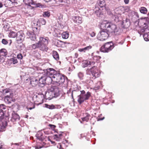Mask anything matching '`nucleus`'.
<instances>
[{
    "label": "nucleus",
    "mask_w": 149,
    "mask_h": 149,
    "mask_svg": "<svg viewBox=\"0 0 149 149\" xmlns=\"http://www.w3.org/2000/svg\"><path fill=\"white\" fill-rule=\"evenodd\" d=\"M125 3L126 4H128L129 2V0H124Z\"/></svg>",
    "instance_id": "54"
},
{
    "label": "nucleus",
    "mask_w": 149,
    "mask_h": 149,
    "mask_svg": "<svg viewBox=\"0 0 149 149\" xmlns=\"http://www.w3.org/2000/svg\"><path fill=\"white\" fill-rule=\"evenodd\" d=\"M60 147L59 148V149H63V148H61V145H60Z\"/></svg>",
    "instance_id": "60"
},
{
    "label": "nucleus",
    "mask_w": 149,
    "mask_h": 149,
    "mask_svg": "<svg viewBox=\"0 0 149 149\" xmlns=\"http://www.w3.org/2000/svg\"><path fill=\"white\" fill-rule=\"evenodd\" d=\"M11 61L12 62L13 64H15L17 63V61L16 58H13L11 59Z\"/></svg>",
    "instance_id": "40"
},
{
    "label": "nucleus",
    "mask_w": 149,
    "mask_h": 149,
    "mask_svg": "<svg viewBox=\"0 0 149 149\" xmlns=\"http://www.w3.org/2000/svg\"><path fill=\"white\" fill-rule=\"evenodd\" d=\"M60 2H62L63 0H58Z\"/></svg>",
    "instance_id": "64"
},
{
    "label": "nucleus",
    "mask_w": 149,
    "mask_h": 149,
    "mask_svg": "<svg viewBox=\"0 0 149 149\" xmlns=\"http://www.w3.org/2000/svg\"><path fill=\"white\" fill-rule=\"evenodd\" d=\"M23 57V56L21 54H19L17 56V58L20 60L22 59Z\"/></svg>",
    "instance_id": "44"
},
{
    "label": "nucleus",
    "mask_w": 149,
    "mask_h": 149,
    "mask_svg": "<svg viewBox=\"0 0 149 149\" xmlns=\"http://www.w3.org/2000/svg\"><path fill=\"white\" fill-rule=\"evenodd\" d=\"M72 19L74 22L77 24H80L82 23V18L79 16H73Z\"/></svg>",
    "instance_id": "14"
},
{
    "label": "nucleus",
    "mask_w": 149,
    "mask_h": 149,
    "mask_svg": "<svg viewBox=\"0 0 149 149\" xmlns=\"http://www.w3.org/2000/svg\"><path fill=\"white\" fill-rule=\"evenodd\" d=\"M58 87L56 86H51L49 92L46 93L45 96L47 99L51 100L53 97H56L59 95Z\"/></svg>",
    "instance_id": "4"
},
{
    "label": "nucleus",
    "mask_w": 149,
    "mask_h": 149,
    "mask_svg": "<svg viewBox=\"0 0 149 149\" xmlns=\"http://www.w3.org/2000/svg\"><path fill=\"white\" fill-rule=\"evenodd\" d=\"M61 36L63 39H67L69 37V33L67 32H64L62 33Z\"/></svg>",
    "instance_id": "28"
},
{
    "label": "nucleus",
    "mask_w": 149,
    "mask_h": 149,
    "mask_svg": "<svg viewBox=\"0 0 149 149\" xmlns=\"http://www.w3.org/2000/svg\"><path fill=\"white\" fill-rule=\"evenodd\" d=\"M54 139L56 141H61V140L62 139L61 138V137L57 136H56V135H55L54 136Z\"/></svg>",
    "instance_id": "37"
},
{
    "label": "nucleus",
    "mask_w": 149,
    "mask_h": 149,
    "mask_svg": "<svg viewBox=\"0 0 149 149\" xmlns=\"http://www.w3.org/2000/svg\"><path fill=\"white\" fill-rule=\"evenodd\" d=\"M56 136L61 137V138L62 139V136H63L62 132H61L60 134H56Z\"/></svg>",
    "instance_id": "49"
},
{
    "label": "nucleus",
    "mask_w": 149,
    "mask_h": 149,
    "mask_svg": "<svg viewBox=\"0 0 149 149\" xmlns=\"http://www.w3.org/2000/svg\"><path fill=\"white\" fill-rule=\"evenodd\" d=\"M99 88H100V86H97L96 87H94V89L95 90H97L99 89Z\"/></svg>",
    "instance_id": "55"
},
{
    "label": "nucleus",
    "mask_w": 149,
    "mask_h": 149,
    "mask_svg": "<svg viewBox=\"0 0 149 149\" xmlns=\"http://www.w3.org/2000/svg\"><path fill=\"white\" fill-rule=\"evenodd\" d=\"M24 37V34L22 31L18 32L17 33L16 38V40L17 42L18 43H21L23 40Z\"/></svg>",
    "instance_id": "10"
},
{
    "label": "nucleus",
    "mask_w": 149,
    "mask_h": 149,
    "mask_svg": "<svg viewBox=\"0 0 149 149\" xmlns=\"http://www.w3.org/2000/svg\"><path fill=\"white\" fill-rule=\"evenodd\" d=\"M92 48V46L91 45H89L88 46H87L84 48V49L86 52L88 51L90 49H91Z\"/></svg>",
    "instance_id": "35"
},
{
    "label": "nucleus",
    "mask_w": 149,
    "mask_h": 149,
    "mask_svg": "<svg viewBox=\"0 0 149 149\" xmlns=\"http://www.w3.org/2000/svg\"><path fill=\"white\" fill-rule=\"evenodd\" d=\"M11 120L13 122L18 121L19 119V116L15 112H13L12 113L11 116Z\"/></svg>",
    "instance_id": "18"
},
{
    "label": "nucleus",
    "mask_w": 149,
    "mask_h": 149,
    "mask_svg": "<svg viewBox=\"0 0 149 149\" xmlns=\"http://www.w3.org/2000/svg\"><path fill=\"white\" fill-rule=\"evenodd\" d=\"M48 43L47 37H40L39 41L31 45L30 48L32 50L39 48L41 50L46 52L48 49L47 47Z\"/></svg>",
    "instance_id": "3"
},
{
    "label": "nucleus",
    "mask_w": 149,
    "mask_h": 149,
    "mask_svg": "<svg viewBox=\"0 0 149 149\" xmlns=\"http://www.w3.org/2000/svg\"><path fill=\"white\" fill-rule=\"evenodd\" d=\"M52 55L53 58L56 60L58 61L59 59V55L57 52L53 51L52 53Z\"/></svg>",
    "instance_id": "25"
},
{
    "label": "nucleus",
    "mask_w": 149,
    "mask_h": 149,
    "mask_svg": "<svg viewBox=\"0 0 149 149\" xmlns=\"http://www.w3.org/2000/svg\"><path fill=\"white\" fill-rule=\"evenodd\" d=\"M97 57L99 59H100V58H101L99 56H97Z\"/></svg>",
    "instance_id": "63"
},
{
    "label": "nucleus",
    "mask_w": 149,
    "mask_h": 149,
    "mask_svg": "<svg viewBox=\"0 0 149 149\" xmlns=\"http://www.w3.org/2000/svg\"><path fill=\"white\" fill-rule=\"evenodd\" d=\"M3 5L1 2H0V8L3 7Z\"/></svg>",
    "instance_id": "57"
},
{
    "label": "nucleus",
    "mask_w": 149,
    "mask_h": 149,
    "mask_svg": "<svg viewBox=\"0 0 149 149\" xmlns=\"http://www.w3.org/2000/svg\"><path fill=\"white\" fill-rule=\"evenodd\" d=\"M4 61V58L0 55V62Z\"/></svg>",
    "instance_id": "52"
},
{
    "label": "nucleus",
    "mask_w": 149,
    "mask_h": 149,
    "mask_svg": "<svg viewBox=\"0 0 149 149\" xmlns=\"http://www.w3.org/2000/svg\"><path fill=\"white\" fill-rule=\"evenodd\" d=\"M26 34L31 40L34 41L36 39V34L34 33L28 31L27 32Z\"/></svg>",
    "instance_id": "16"
},
{
    "label": "nucleus",
    "mask_w": 149,
    "mask_h": 149,
    "mask_svg": "<svg viewBox=\"0 0 149 149\" xmlns=\"http://www.w3.org/2000/svg\"><path fill=\"white\" fill-rule=\"evenodd\" d=\"M36 136L37 139L41 141H43L45 139V136H43V133L41 131L38 132Z\"/></svg>",
    "instance_id": "17"
},
{
    "label": "nucleus",
    "mask_w": 149,
    "mask_h": 149,
    "mask_svg": "<svg viewBox=\"0 0 149 149\" xmlns=\"http://www.w3.org/2000/svg\"><path fill=\"white\" fill-rule=\"evenodd\" d=\"M44 73L46 76L51 79L52 81L60 84H62L65 81V77L52 68L46 69L44 70Z\"/></svg>",
    "instance_id": "1"
},
{
    "label": "nucleus",
    "mask_w": 149,
    "mask_h": 149,
    "mask_svg": "<svg viewBox=\"0 0 149 149\" xmlns=\"http://www.w3.org/2000/svg\"><path fill=\"white\" fill-rule=\"evenodd\" d=\"M98 5L100 8L104 7L105 5L104 0H99L97 2Z\"/></svg>",
    "instance_id": "27"
},
{
    "label": "nucleus",
    "mask_w": 149,
    "mask_h": 149,
    "mask_svg": "<svg viewBox=\"0 0 149 149\" xmlns=\"http://www.w3.org/2000/svg\"><path fill=\"white\" fill-rule=\"evenodd\" d=\"M2 42L4 45H6L8 44V42L7 40L5 39H3L2 41Z\"/></svg>",
    "instance_id": "45"
},
{
    "label": "nucleus",
    "mask_w": 149,
    "mask_h": 149,
    "mask_svg": "<svg viewBox=\"0 0 149 149\" xmlns=\"http://www.w3.org/2000/svg\"><path fill=\"white\" fill-rule=\"evenodd\" d=\"M139 10L141 13L146 14L148 12V10L147 8L144 7H142L139 8Z\"/></svg>",
    "instance_id": "22"
},
{
    "label": "nucleus",
    "mask_w": 149,
    "mask_h": 149,
    "mask_svg": "<svg viewBox=\"0 0 149 149\" xmlns=\"http://www.w3.org/2000/svg\"><path fill=\"white\" fill-rule=\"evenodd\" d=\"M52 95V94H49V95H48V97H51V95Z\"/></svg>",
    "instance_id": "62"
},
{
    "label": "nucleus",
    "mask_w": 149,
    "mask_h": 149,
    "mask_svg": "<svg viewBox=\"0 0 149 149\" xmlns=\"http://www.w3.org/2000/svg\"><path fill=\"white\" fill-rule=\"evenodd\" d=\"M91 36L92 37H93L95 35V33L94 32H92L90 33Z\"/></svg>",
    "instance_id": "48"
},
{
    "label": "nucleus",
    "mask_w": 149,
    "mask_h": 149,
    "mask_svg": "<svg viewBox=\"0 0 149 149\" xmlns=\"http://www.w3.org/2000/svg\"><path fill=\"white\" fill-rule=\"evenodd\" d=\"M23 1L26 4L28 5H30L32 3V0H23Z\"/></svg>",
    "instance_id": "36"
},
{
    "label": "nucleus",
    "mask_w": 149,
    "mask_h": 149,
    "mask_svg": "<svg viewBox=\"0 0 149 149\" xmlns=\"http://www.w3.org/2000/svg\"><path fill=\"white\" fill-rule=\"evenodd\" d=\"M32 109V108H31V107H30L29 108H28V109H30V110H31Z\"/></svg>",
    "instance_id": "61"
},
{
    "label": "nucleus",
    "mask_w": 149,
    "mask_h": 149,
    "mask_svg": "<svg viewBox=\"0 0 149 149\" xmlns=\"http://www.w3.org/2000/svg\"><path fill=\"white\" fill-rule=\"evenodd\" d=\"M102 115V114H100V115L98 116V118H97V120H103L104 119V117H103L102 118H100L101 116Z\"/></svg>",
    "instance_id": "47"
},
{
    "label": "nucleus",
    "mask_w": 149,
    "mask_h": 149,
    "mask_svg": "<svg viewBox=\"0 0 149 149\" xmlns=\"http://www.w3.org/2000/svg\"><path fill=\"white\" fill-rule=\"evenodd\" d=\"M146 33L144 34L143 35V37L144 38V40L147 41H149V34L147 33V32L149 33V31H147V32H146Z\"/></svg>",
    "instance_id": "30"
},
{
    "label": "nucleus",
    "mask_w": 149,
    "mask_h": 149,
    "mask_svg": "<svg viewBox=\"0 0 149 149\" xmlns=\"http://www.w3.org/2000/svg\"><path fill=\"white\" fill-rule=\"evenodd\" d=\"M13 94L12 93H10V95H7L6 96L4 99L5 102L8 104H10L12 101H14L13 99Z\"/></svg>",
    "instance_id": "11"
},
{
    "label": "nucleus",
    "mask_w": 149,
    "mask_h": 149,
    "mask_svg": "<svg viewBox=\"0 0 149 149\" xmlns=\"http://www.w3.org/2000/svg\"><path fill=\"white\" fill-rule=\"evenodd\" d=\"M38 80L35 78H33L31 79L30 83L33 86H34L38 84Z\"/></svg>",
    "instance_id": "24"
},
{
    "label": "nucleus",
    "mask_w": 149,
    "mask_h": 149,
    "mask_svg": "<svg viewBox=\"0 0 149 149\" xmlns=\"http://www.w3.org/2000/svg\"><path fill=\"white\" fill-rule=\"evenodd\" d=\"M149 23V20L147 18H144L141 19H139L138 24L140 25L141 26H142L144 29L143 31H142L147 32L148 30V25Z\"/></svg>",
    "instance_id": "8"
},
{
    "label": "nucleus",
    "mask_w": 149,
    "mask_h": 149,
    "mask_svg": "<svg viewBox=\"0 0 149 149\" xmlns=\"http://www.w3.org/2000/svg\"><path fill=\"white\" fill-rule=\"evenodd\" d=\"M110 34L106 29H103L98 34L97 38L99 40L103 41L107 39Z\"/></svg>",
    "instance_id": "6"
},
{
    "label": "nucleus",
    "mask_w": 149,
    "mask_h": 149,
    "mask_svg": "<svg viewBox=\"0 0 149 149\" xmlns=\"http://www.w3.org/2000/svg\"><path fill=\"white\" fill-rule=\"evenodd\" d=\"M3 144L2 143H1L0 141V149H1L2 148V147L3 146Z\"/></svg>",
    "instance_id": "53"
},
{
    "label": "nucleus",
    "mask_w": 149,
    "mask_h": 149,
    "mask_svg": "<svg viewBox=\"0 0 149 149\" xmlns=\"http://www.w3.org/2000/svg\"><path fill=\"white\" fill-rule=\"evenodd\" d=\"M40 22L42 25H45L46 23V21L43 19H40Z\"/></svg>",
    "instance_id": "41"
},
{
    "label": "nucleus",
    "mask_w": 149,
    "mask_h": 149,
    "mask_svg": "<svg viewBox=\"0 0 149 149\" xmlns=\"http://www.w3.org/2000/svg\"><path fill=\"white\" fill-rule=\"evenodd\" d=\"M94 62L88 60H85L83 61L82 64V67L84 68L87 67H90V66H93L95 64Z\"/></svg>",
    "instance_id": "12"
},
{
    "label": "nucleus",
    "mask_w": 149,
    "mask_h": 149,
    "mask_svg": "<svg viewBox=\"0 0 149 149\" xmlns=\"http://www.w3.org/2000/svg\"><path fill=\"white\" fill-rule=\"evenodd\" d=\"M113 48V44L111 42H108L101 47L100 50L103 52H108L111 51Z\"/></svg>",
    "instance_id": "7"
},
{
    "label": "nucleus",
    "mask_w": 149,
    "mask_h": 149,
    "mask_svg": "<svg viewBox=\"0 0 149 149\" xmlns=\"http://www.w3.org/2000/svg\"><path fill=\"white\" fill-rule=\"evenodd\" d=\"M11 93V90L9 89H4L3 91V93L4 95H6L7 94L9 93L10 95V93Z\"/></svg>",
    "instance_id": "32"
},
{
    "label": "nucleus",
    "mask_w": 149,
    "mask_h": 149,
    "mask_svg": "<svg viewBox=\"0 0 149 149\" xmlns=\"http://www.w3.org/2000/svg\"><path fill=\"white\" fill-rule=\"evenodd\" d=\"M54 117L57 120L61 119V115L60 114L58 113L55 115Z\"/></svg>",
    "instance_id": "39"
},
{
    "label": "nucleus",
    "mask_w": 149,
    "mask_h": 149,
    "mask_svg": "<svg viewBox=\"0 0 149 149\" xmlns=\"http://www.w3.org/2000/svg\"><path fill=\"white\" fill-rule=\"evenodd\" d=\"M14 149H20V146L18 143H15L13 144Z\"/></svg>",
    "instance_id": "38"
},
{
    "label": "nucleus",
    "mask_w": 149,
    "mask_h": 149,
    "mask_svg": "<svg viewBox=\"0 0 149 149\" xmlns=\"http://www.w3.org/2000/svg\"><path fill=\"white\" fill-rule=\"evenodd\" d=\"M38 22L37 21V23H34V27H33V33H35L36 34H38L39 33L40 31V25H38Z\"/></svg>",
    "instance_id": "13"
},
{
    "label": "nucleus",
    "mask_w": 149,
    "mask_h": 149,
    "mask_svg": "<svg viewBox=\"0 0 149 149\" xmlns=\"http://www.w3.org/2000/svg\"><path fill=\"white\" fill-rule=\"evenodd\" d=\"M45 106L46 107L50 109H53L54 108V106L53 104L49 105L47 104H45Z\"/></svg>",
    "instance_id": "34"
},
{
    "label": "nucleus",
    "mask_w": 149,
    "mask_h": 149,
    "mask_svg": "<svg viewBox=\"0 0 149 149\" xmlns=\"http://www.w3.org/2000/svg\"><path fill=\"white\" fill-rule=\"evenodd\" d=\"M7 125L6 122H2L0 123V132L5 130V129Z\"/></svg>",
    "instance_id": "20"
},
{
    "label": "nucleus",
    "mask_w": 149,
    "mask_h": 149,
    "mask_svg": "<svg viewBox=\"0 0 149 149\" xmlns=\"http://www.w3.org/2000/svg\"><path fill=\"white\" fill-rule=\"evenodd\" d=\"M97 6H95V9H94L95 13L97 14L98 16H99L100 15L102 14L101 10L98 7H96Z\"/></svg>",
    "instance_id": "23"
},
{
    "label": "nucleus",
    "mask_w": 149,
    "mask_h": 149,
    "mask_svg": "<svg viewBox=\"0 0 149 149\" xmlns=\"http://www.w3.org/2000/svg\"><path fill=\"white\" fill-rule=\"evenodd\" d=\"M42 148V147H38V146H36V149H39V148Z\"/></svg>",
    "instance_id": "58"
},
{
    "label": "nucleus",
    "mask_w": 149,
    "mask_h": 149,
    "mask_svg": "<svg viewBox=\"0 0 149 149\" xmlns=\"http://www.w3.org/2000/svg\"><path fill=\"white\" fill-rule=\"evenodd\" d=\"M78 50L79 52H83L84 53H86L84 48L79 49Z\"/></svg>",
    "instance_id": "46"
},
{
    "label": "nucleus",
    "mask_w": 149,
    "mask_h": 149,
    "mask_svg": "<svg viewBox=\"0 0 149 149\" xmlns=\"http://www.w3.org/2000/svg\"><path fill=\"white\" fill-rule=\"evenodd\" d=\"M17 33L11 31L8 35V36L10 37L15 38L17 36Z\"/></svg>",
    "instance_id": "29"
},
{
    "label": "nucleus",
    "mask_w": 149,
    "mask_h": 149,
    "mask_svg": "<svg viewBox=\"0 0 149 149\" xmlns=\"http://www.w3.org/2000/svg\"><path fill=\"white\" fill-rule=\"evenodd\" d=\"M87 74L90 76V77L95 79L99 76L100 73L98 69L95 66H93L91 69H88L86 70Z\"/></svg>",
    "instance_id": "5"
},
{
    "label": "nucleus",
    "mask_w": 149,
    "mask_h": 149,
    "mask_svg": "<svg viewBox=\"0 0 149 149\" xmlns=\"http://www.w3.org/2000/svg\"><path fill=\"white\" fill-rule=\"evenodd\" d=\"M38 97H39V98H40L41 100L42 101L43 100V99H44V95H40L38 96Z\"/></svg>",
    "instance_id": "50"
},
{
    "label": "nucleus",
    "mask_w": 149,
    "mask_h": 149,
    "mask_svg": "<svg viewBox=\"0 0 149 149\" xmlns=\"http://www.w3.org/2000/svg\"><path fill=\"white\" fill-rule=\"evenodd\" d=\"M46 78L45 76H42L39 79V81L40 83L43 84L44 83V82L46 81Z\"/></svg>",
    "instance_id": "31"
},
{
    "label": "nucleus",
    "mask_w": 149,
    "mask_h": 149,
    "mask_svg": "<svg viewBox=\"0 0 149 149\" xmlns=\"http://www.w3.org/2000/svg\"><path fill=\"white\" fill-rule=\"evenodd\" d=\"M85 117L81 118L82 121L87 122L89 118L90 115L88 113H86L85 114Z\"/></svg>",
    "instance_id": "21"
},
{
    "label": "nucleus",
    "mask_w": 149,
    "mask_h": 149,
    "mask_svg": "<svg viewBox=\"0 0 149 149\" xmlns=\"http://www.w3.org/2000/svg\"><path fill=\"white\" fill-rule=\"evenodd\" d=\"M78 75L80 79H82V78L84 77V74L83 73L81 72H79L78 73Z\"/></svg>",
    "instance_id": "42"
},
{
    "label": "nucleus",
    "mask_w": 149,
    "mask_h": 149,
    "mask_svg": "<svg viewBox=\"0 0 149 149\" xmlns=\"http://www.w3.org/2000/svg\"><path fill=\"white\" fill-rule=\"evenodd\" d=\"M43 15L44 17H49L50 15V13L49 11H45L43 12Z\"/></svg>",
    "instance_id": "33"
},
{
    "label": "nucleus",
    "mask_w": 149,
    "mask_h": 149,
    "mask_svg": "<svg viewBox=\"0 0 149 149\" xmlns=\"http://www.w3.org/2000/svg\"><path fill=\"white\" fill-rule=\"evenodd\" d=\"M115 17L116 18V19H115V20L116 21V22L118 21H119L118 17L117 18H116V15H115Z\"/></svg>",
    "instance_id": "56"
},
{
    "label": "nucleus",
    "mask_w": 149,
    "mask_h": 149,
    "mask_svg": "<svg viewBox=\"0 0 149 149\" xmlns=\"http://www.w3.org/2000/svg\"><path fill=\"white\" fill-rule=\"evenodd\" d=\"M6 106L5 105L3 104L0 105V111H3L2 109H5Z\"/></svg>",
    "instance_id": "43"
},
{
    "label": "nucleus",
    "mask_w": 149,
    "mask_h": 149,
    "mask_svg": "<svg viewBox=\"0 0 149 149\" xmlns=\"http://www.w3.org/2000/svg\"><path fill=\"white\" fill-rule=\"evenodd\" d=\"M90 96L91 93L89 92L81 96H77V102L79 104H81L85 100H88Z\"/></svg>",
    "instance_id": "9"
},
{
    "label": "nucleus",
    "mask_w": 149,
    "mask_h": 149,
    "mask_svg": "<svg viewBox=\"0 0 149 149\" xmlns=\"http://www.w3.org/2000/svg\"><path fill=\"white\" fill-rule=\"evenodd\" d=\"M49 126L51 128L53 129H54L56 127L55 125L51 124H49Z\"/></svg>",
    "instance_id": "51"
},
{
    "label": "nucleus",
    "mask_w": 149,
    "mask_h": 149,
    "mask_svg": "<svg viewBox=\"0 0 149 149\" xmlns=\"http://www.w3.org/2000/svg\"><path fill=\"white\" fill-rule=\"evenodd\" d=\"M6 50L5 49H2L0 50V55L1 56H5L7 55Z\"/></svg>",
    "instance_id": "26"
},
{
    "label": "nucleus",
    "mask_w": 149,
    "mask_h": 149,
    "mask_svg": "<svg viewBox=\"0 0 149 149\" xmlns=\"http://www.w3.org/2000/svg\"><path fill=\"white\" fill-rule=\"evenodd\" d=\"M101 28L104 29L111 35L116 34L118 31L119 28L113 22L107 20L103 21L101 25Z\"/></svg>",
    "instance_id": "2"
},
{
    "label": "nucleus",
    "mask_w": 149,
    "mask_h": 149,
    "mask_svg": "<svg viewBox=\"0 0 149 149\" xmlns=\"http://www.w3.org/2000/svg\"><path fill=\"white\" fill-rule=\"evenodd\" d=\"M80 92H81V94L79 95H78L77 96H81V95H83L86 94L84 90L80 91H77L75 90H74L73 91H72V93L71 95L72 98H73V95H76L77 94H79Z\"/></svg>",
    "instance_id": "19"
},
{
    "label": "nucleus",
    "mask_w": 149,
    "mask_h": 149,
    "mask_svg": "<svg viewBox=\"0 0 149 149\" xmlns=\"http://www.w3.org/2000/svg\"><path fill=\"white\" fill-rule=\"evenodd\" d=\"M50 141L52 143V144H53L54 145H55L56 144H55V142L54 141H52L51 140H50Z\"/></svg>",
    "instance_id": "59"
},
{
    "label": "nucleus",
    "mask_w": 149,
    "mask_h": 149,
    "mask_svg": "<svg viewBox=\"0 0 149 149\" xmlns=\"http://www.w3.org/2000/svg\"><path fill=\"white\" fill-rule=\"evenodd\" d=\"M66 42L56 40L55 41V44L57 47H63L65 46Z\"/></svg>",
    "instance_id": "15"
}]
</instances>
